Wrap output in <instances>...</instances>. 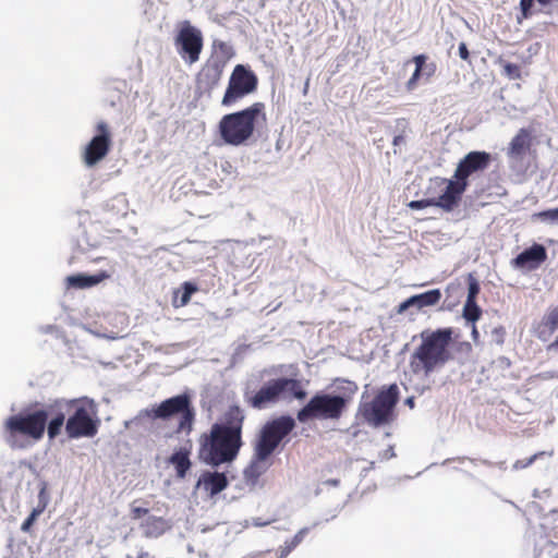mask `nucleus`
Returning <instances> with one entry per match:
<instances>
[{
    "mask_svg": "<svg viewBox=\"0 0 558 558\" xmlns=\"http://www.w3.org/2000/svg\"><path fill=\"white\" fill-rule=\"evenodd\" d=\"M97 412V404L87 397L56 399L44 409L9 416L3 424L4 440L12 449H24L46 430L49 439L57 438L63 426L70 439L92 438L99 428Z\"/></svg>",
    "mask_w": 558,
    "mask_h": 558,
    "instance_id": "1",
    "label": "nucleus"
},
{
    "mask_svg": "<svg viewBox=\"0 0 558 558\" xmlns=\"http://www.w3.org/2000/svg\"><path fill=\"white\" fill-rule=\"evenodd\" d=\"M245 418V411L240 405H229L219 422L199 436L198 460L210 466L234 461L243 446Z\"/></svg>",
    "mask_w": 558,
    "mask_h": 558,
    "instance_id": "2",
    "label": "nucleus"
},
{
    "mask_svg": "<svg viewBox=\"0 0 558 558\" xmlns=\"http://www.w3.org/2000/svg\"><path fill=\"white\" fill-rule=\"evenodd\" d=\"M294 427L295 421L290 415H281L262 426L253 442L251 461L243 470V478L247 485H256L268 471L272 464L271 456Z\"/></svg>",
    "mask_w": 558,
    "mask_h": 558,
    "instance_id": "3",
    "label": "nucleus"
},
{
    "mask_svg": "<svg viewBox=\"0 0 558 558\" xmlns=\"http://www.w3.org/2000/svg\"><path fill=\"white\" fill-rule=\"evenodd\" d=\"M420 344L410 355L409 367L413 375L427 378L452 360L450 347L453 341V329H426L420 333Z\"/></svg>",
    "mask_w": 558,
    "mask_h": 558,
    "instance_id": "4",
    "label": "nucleus"
},
{
    "mask_svg": "<svg viewBox=\"0 0 558 558\" xmlns=\"http://www.w3.org/2000/svg\"><path fill=\"white\" fill-rule=\"evenodd\" d=\"M266 121V106L262 101H256L240 111L225 114L218 123V131L226 144L242 146Z\"/></svg>",
    "mask_w": 558,
    "mask_h": 558,
    "instance_id": "5",
    "label": "nucleus"
},
{
    "mask_svg": "<svg viewBox=\"0 0 558 558\" xmlns=\"http://www.w3.org/2000/svg\"><path fill=\"white\" fill-rule=\"evenodd\" d=\"M286 393L296 400H304L307 396L299 379L279 377L268 380L256 392L246 390L244 401L253 409L263 410L280 401Z\"/></svg>",
    "mask_w": 558,
    "mask_h": 558,
    "instance_id": "6",
    "label": "nucleus"
},
{
    "mask_svg": "<svg viewBox=\"0 0 558 558\" xmlns=\"http://www.w3.org/2000/svg\"><path fill=\"white\" fill-rule=\"evenodd\" d=\"M348 401L342 396L317 392L298 411L296 420L300 423L315 420L338 421L344 413Z\"/></svg>",
    "mask_w": 558,
    "mask_h": 558,
    "instance_id": "7",
    "label": "nucleus"
},
{
    "mask_svg": "<svg viewBox=\"0 0 558 558\" xmlns=\"http://www.w3.org/2000/svg\"><path fill=\"white\" fill-rule=\"evenodd\" d=\"M149 418L169 420L179 415L178 426L174 430L177 435H190L195 422V409L192 405L191 398L185 395H178L166 399L146 412Z\"/></svg>",
    "mask_w": 558,
    "mask_h": 558,
    "instance_id": "8",
    "label": "nucleus"
},
{
    "mask_svg": "<svg viewBox=\"0 0 558 558\" xmlns=\"http://www.w3.org/2000/svg\"><path fill=\"white\" fill-rule=\"evenodd\" d=\"M398 401L399 388L396 384H392L379 390L372 401L362 403L361 414L371 425H384L390 421Z\"/></svg>",
    "mask_w": 558,
    "mask_h": 558,
    "instance_id": "9",
    "label": "nucleus"
},
{
    "mask_svg": "<svg viewBox=\"0 0 558 558\" xmlns=\"http://www.w3.org/2000/svg\"><path fill=\"white\" fill-rule=\"evenodd\" d=\"M258 78L246 65L236 64L229 77L228 86L221 99L223 107H231L250 94L256 92Z\"/></svg>",
    "mask_w": 558,
    "mask_h": 558,
    "instance_id": "10",
    "label": "nucleus"
},
{
    "mask_svg": "<svg viewBox=\"0 0 558 558\" xmlns=\"http://www.w3.org/2000/svg\"><path fill=\"white\" fill-rule=\"evenodd\" d=\"M425 195L430 202L435 203L433 204L434 207L450 213L459 206L463 193L453 182V179L435 177L429 179Z\"/></svg>",
    "mask_w": 558,
    "mask_h": 558,
    "instance_id": "11",
    "label": "nucleus"
},
{
    "mask_svg": "<svg viewBox=\"0 0 558 558\" xmlns=\"http://www.w3.org/2000/svg\"><path fill=\"white\" fill-rule=\"evenodd\" d=\"M174 46L179 56L187 64H194L199 60L204 47L202 32L189 21L180 24L174 37Z\"/></svg>",
    "mask_w": 558,
    "mask_h": 558,
    "instance_id": "12",
    "label": "nucleus"
},
{
    "mask_svg": "<svg viewBox=\"0 0 558 558\" xmlns=\"http://www.w3.org/2000/svg\"><path fill=\"white\" fill-rule=\"evenodd\" d=\"M490 155L486 151H470L457 166L453 182L464 193L468 189V179L477 171L485 170L490 163Z\"/></svg>",
    "mask_w": 558,
    "mask_h": 558,
    "instance_id": "13",
    "label": "nucleus"
},
{
    "mask_svg": "<svg viewBox=\"0 0 558 558\" xmlns=\"http://www.w3.org/2000/svg\"><path fill=\"white\" fill-rule=\"evenodd\" d=\"M97 134L90 140L83 151V161L93 167L102 160L110 150L112 140L109 125L105 121L96 124Z\"/></svg>",
    "mask_w": 558,
    "mask_h": 558,
    "instance_id": "14",
    "label": "nucleus"
},
{
    "mask_svg": "<svg viewBox=\"0 0 558 558\" xmlns=\"http://www.w3.org/2000/svg\"><path fill=\"white\" fill-rule=\"evenodd\" d=\"M223 69L215 59H207L196 74L197 89L203 94H210L220 83Z\"/></svg>",
    "mask_w": 558,
    "mask_h": 558,
    "instance_id": "15",
    "label": "nucleus"
},
{
    "mask_svg": "<svg viewBox=\"0 0 558 558\" xmlns=\"http://www.w3.org/2000/svg\"><path fill=\"white\" fill-rule=\"evenodd\" d=\"M547 259L546 248L541 244H533L531 247L520 253L513 260L512 266L515 268L536 269Z\"/></svg>",
    "mask_w": 558,
    "mask_h": 558,
    "instance_id": "16",
    "label": "nucleus"
},
{
    "mask_svg": "<svg viewBox=\"0 0 558 558\" xmlns=\"http://www.w3.org/2000/svg\"><path fill=\"white\" fill-rule=\"evenodd\" d=\"M441 299V292L439 289L426 291L421 294L412 295L398 306V313L402 314L411 306H416L418 310L427 306L436 305Z\"/></svg>",
    "mask_w": 558,
    "mask_h": 558,
    "instance_id": "17",
    "label": "nucleus"
},
{
    "mask_svg": "<svg viewBox=\"0 0 558 558\" xmlns=\"http://www.w3.org/2000/svg\"><path fill=\"white\" fill-rule=\"evenodd\" d=\"M229 481L225 473L220 472H204L197 482V486L202 487L210 496H215L228 487Z\"/></svg>",
    "mask_w": 558,
    "mask_h": 558,
    "instance_id": "18",
    "label": "nucleus"
},
{
    "mask_svg": "<svg viewBox=\"0 0 558 558\" xmlns=\"http://www.w3.org/2000/svg\"><path fill=\"white\" fill-rule=\"evenodd\" d=\"M532 141L530 130L525 128L520 129L509 143L507 155L511 158L524 156L531 149Z\"/></svg>",
    "mask_w": 558,
    "mask_h": 558,
    "instance_id": "19",
    "label": "nucleus"
},
{
    "mask_svg": "<svg viewBox=\"0 0 558 558\" xmlns=\"http://www.w3.org/2000/svg\"><path fill=\"white\" fill-rule=\"evenodd\" d=\"M169 520L162 517L149 515L140 525L143 535L147 538H157L171 529Z\"/></svg>",
    "mask_w": 558,
    "mask_h": 558,
    "instance_id": "20",
    "label": "nucleus"
},
{
    "mask_svg": "<svg viewBox=\"0 0 558 558\" xmlns=\"http://www.w3.org/2000/svg\"><path fill=\"white\" fill-rule=\"evenodd\" d=\"M111 277V275L105 270H101L95 275H85V274H76L66 277V283L71 288L75 289H86L94 287L104 280H107Z\"/></svg>",
    "mask_w": 558,
    "mask_h": 558,
    "instance_id": "21",
    "label": "nucleus"
},
{
    "mask_svg": "<svg viewBox=\"0 0 558 558\" xmlns=\"http://www.w3.org/2000/svg\"><path fill=\"white\" fill-rule=\"evenodd\" d=\"M190 453L191 452L189 448L182 447L179 450L174 451L169 458V463L173 465L177 476L180 478H184L186 476L187 471L192 466Z\"/></svg>",
    "mask_w": 558,
    "mask_h": 558,
    "instance_id": "22",
    "label": "nucleus"
},
{
    "mask_svg": "<svg viewBox=\"0 0 558 558\" xmlns=\"http://www.w3.org/2000/svg\"><path fill=\"white\" fill-rule=\"evenodd\" d=\"M233 56L234 50L228 43L222 40H214L213 52L208 59H215L216 62L225 68L228 61L233 58Z\"/></svg>",
    "mask_w": 558,
    "mask_h": 558,
    "instance_id": "23",
    "label": "nucleus"
},
{
    "mask_svg": "<svg viewBox=\"0 0 558 558\" xmlns=\"http://www.w3.org/2000/svg\"><path fill=\"white\" fill-rule=\"evenodd\" d=\"M196 291L197 287L195 284L184 282L181 291L175 292L174 295V302H178L177 306H185L190 302L192 294Z\"/></svg>",
    "mask_w": 558,
    "mask_h": 558,
    "instance_id": "24",
    "label": "nucleus"
},
{
    "mask_svg": "<svg viewBox=\"0 0 558 558\" xmlns=\"http://www.w3.org/2000/svg\"><path fill=\"white\" fill-rule=\"evenodd\" d=\"M482 310L476 304V301L466 300L463 307V317L471 323H475L480 319Z\"/></svg>",
    "mask_w": 558,
    "mask_h": 558,
    "instance_id": "25",
    "label": "nucleus"
},
{
    "mask_svg": "<svg viewBox=\"0 0 558 558\" xmlns=\"http://www.w3.org/2000/svg\"><path fill=\"white\" fill-rule=\"evenodd\" d=\"M413 62L415 63V70L405 84L408 90H413L416 87L418 80L423 76L421 69L422 60L420 58H413Z\"/></svg>",
    "mask_w": 558,
    "mask_h": 558,
    "instance_id": "26",
    "label": "nucleus"
},
{
    "mask_svg": "<svg viewBox=\"0 0 558 558\" xmlns=\"http://www.w3.org/2000/svg\"><path fill=\"white\" fill-rule=\"evenodd\" d=\"M543 323L550 333L558 329V306L547 313Z\"/></svg>",
    "mask_w": 558,
    "mask_h": 558,
    "instance_id": "27",
    "label": "nucleus"
},
{
    "mask_svg": "<svg viewBox=\"0 0 558 558\" xmlns=\"http://www.w3.org/2000/svg\"><path fill=\"white\" fill-rule=\"evenodd\" d=\"M414 58H420L422 60L421 69H422V75L426 78L432 77L437 70V65L435 62L426 63L427 57L425 54H417Z\"/></svg>",
    "mask_w": 558,
    "mask_h": 558,
    "instance_id": "28",
    "label": "nucleus"
},
{
    "mask_svg": "<svg viewBox=\"0 0 558 558\" xmlns=\"http://www.w3.org/2000/svg\"><path fill=\"white\" fill-rule=\"evenodd\" d=\"M468 283H469V289H468L466 300L476 301V298L481 290L480 283L473 275H469Z\"/></svg>",
    "mask_w": 558,
    "mask_h": 558,
    "instance_id": "29",
    "label": "nucleus"
},
{
    "mask_svg": "<svg viewBox=\"0 0 558 558\" xmlns=\"http://www.w3.org/2000/svg\"><path fill=\"white\" fill-rule=\"evenodd\" d=\"M545 454L544 451H539V452H536L534 453L533 456H531L530 458L527 459H520V460H517L514 463H513V469L514 470H522V469H526L529 468L530 465H532L538 458L543 457Z\"/></svg>",
    "mask_w": 558,
    "mask_h": 558,
    "instance_id": "30",
    "label": "nucleus"
},
{
    "mask_svg": "<svg viewBox=\"0 0 558 558\" xmlns=\"http://www.w3.org/2000/svg\"><path fill=\"white\" fill-rule=\"evenodd\" d=\"M504 74L512 80H518L521 77L520 66L515 63L505 62L502 64Z\"/></svg>",
    "mask_w": 558,
    "mask_h": 558,
    "instance_id": "31",
    "label": "nucleus"
},
{
    "mask_svg": "<svg viewBox=\"0 0 558 558\" xmlns=\"http://www.w3.org/2000/svg\"><path fill=\"white\" fill-rule=\"evenodd\" d=\"M537 216L543 220H549L553 222H558V207L544 210L537 214Z\"/></svg>",
    "mask_w": 558,
    "mask_h": 558,
    "instance_id": "32",
    "label": "nucleus"
},
{
    "mask_svg": "<svg viewBox=\"0 0 558 558\" xmlns=\"http://www.w3.org/2000/svg\"><path fill=\"white\" fill-rule=\"evenodd\" d=\"M492 336H493V339L494 341L501 345L504 344L505 342V337H506V329L504 326H498V327H495L492 331Z\"/></svg>",
    "mask_w": 558,
    "mask_h": 558,
    "instance_id": "33",
    "label": "nucleus"
},
{
    "mask_svg": "<svg viewBox=\"0 0 558 558\" xmlns=\"http://www.w3.org/2000/svg\"><path fill=\"white\" fill-rule=\"evenodd\" d=\"M434 203L429 201V198H423V199H420V201H411L408 206L411 208V209H423V208H427V207H434L433 205Z\"/></svg>",
    "mask_w": 558,
    "mask_h": 558,
    "instance_id": "34",
    "label": "nucleus"
},
{
    "mask_svg": "<svg viewBox=\"0 0 558 558\" xmlns=\"http://www.w3.org/2000/svg\"><path fill=\"white\" fill-rule=\"evenodd\" d=\"M149 510L147 508L143 507H135L133 506L131 509V515L133 520H138L145 515H147Z\"/></svg>",
    "mask_w": 558,
    "mask_h": 558,
    "instance_id": "35",
    "label": "nucleus"
},
{
    "mask_svg": "<svg viewBox=\"0 0 558 558\" xmlns=\"http://www.w3.org/2000/svg\"><path fill=\"white\" fill-rule=\"evenodd\" d=\"M41 512V509H34L29 517L23 522L22 530L27 531L34 523L36 517Z\"/></svg>",
    "mask_w": 558,
    "mask_h": 558,
    "instance_id": "36",
    "label": "nucleus"
},
{
    "mask_svg": "<svg viewBox=\"0 0 558 558\" xmlns=\"http://www.w3.org/2000/svg\"><path fill=\"white\" fill-rule=\"evenodd\" d=\"M459 56L464 61H469L470 60V52H469V49H468L465 43H461L459 45Z\"/></svg>",
    "mask_w": 558,
    "mask_h": 558,
    "instance_id": "37",
    "label": "nucleus"
},
{
    "mask_svg": "<svg viewBox=\"0 0 558 558\" xmlns=\"http://www.w3.org/2000/svg\"><path fill=\"white\" fill-rule=\"evenodd\" d=\"M308 533V527L301 529L293 537L294 544L299 545Z\"/></svg>",
    "mask_w": 558,
    "mask_h": 558,
    "instance_id": "38",
    "label": "nucleus"
},
{
    "mask_svg": "<svg viewBox=\"0 0 558 558\" xmlns=\"http://www.w3.org/2000/svg\"><path fill=\"white\" fill-rule=\"evenodd\" d=\"M298 545L294 544V541L291 538L286 541L284 546L282 548L281 555H288L291 550H293Z\"/></svg>",
    "mask_w": 558,
    "mask_h": 558,
    "instance_id": "39",
    "label": "nucleus"
},
{
    "mask_svg": "<svg viewBox=\"0 0 558 558\" xmlns=\"http://www.w3.org/2000/svg\"><path fill=\"white\" fill-rule=\"evenodd\" d=\"M403 142H404V136L403 135H397V136L393 137L392 144H393V146H398V145H400Z\"/></svg>",
    "mask_w": 558,
    "mask_h": 558,
    "instance_id": "40",
    "label": "nucleus"
},
{
    "mask_svg": "<svg viewBox=\"0 0 558 558\" xmlns=\"http://www.w3.org/2000/svg\"><path fill=\"white\" fill-rule=\"evenodd\" d=\"M548 349H555V350H558V337L556 338V340L554 342H551L548 347Z\"/></svg>",
    "mask_w": 558,
    "mask_h": 558,
    "instance_id": "41",
    "label": "nucleus"
},
{
    "mask_svg": "<svg viewBox=\"0 0 558 558\" xmlns=\"http://www.w3.org/2000/svg\"><path fill=\"white\" fill-rule=\"evenodd\" d=\"M472 336H473V339H474V340H476V339H477V337H478V331H477V329H476V327H475V326H473V329H472Z\"/></svg>",
    "mask_w": 558,
    "mask_h": 558,
    "instance_id": "42",
    "label": "nucleus"
},
{
    "mask_svg": "<svg viewBox=\"0 0 558 558\" xmlns=\"http://www.w3.org/2000/svg\"><path fill=\"white\" fill-rule=\"evenodd\" d=\"M138 558H149V555H148L147 553H145V554H141V555L138 556Z\"/></svg>",
    "mask_w": 558,
    "mask_h": 558,
    "instance_id": "43",
    "label": "nucleus"
}]
</instances>
